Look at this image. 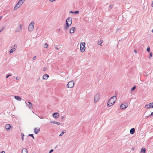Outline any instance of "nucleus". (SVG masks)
Segmentation results:
<instances>
[{
  "label": "nucleus",
  "instance_id": "cd10ccee",
  "mask_svg": "<svg viewBox=\"0 0 153 153\" xmlns=\"http://www.w3.org/2000/svg\"><path fill=\"white\" fill-rule=\"evenodd\" d=\"M29 136L32 137L33 138H34V136H33V134H30L29 135Z\"/></svg>",
  "mask_w": 153,
  "mask_h": 153
},
{
  "label": "nucleus",
  "instance_id": "b1692460",
  "mask_svg": "<svg viewBox=\"0 0 153 153\" xmlns=\"http://www.w3.org/2000/svg\"><path fill=\"white\" fill-rule=\"evenodd\" d=\"M135 89V86L133 87L131 89V91L134 90Z\"/></svg>",
  "mask_w": 153,
  "mask_h": 153
},
{
  "label": "nucleus",
  "instance_id": "5701e85b",
  "mask_svg": "<svg viewBox=\"0 0 153 153\" xmlns=\"http://www.w3.org/2000/svg\"><path fill=\"white\" fill-rule=\"evenodd\" d=\"M150 48L149 47H148L147 49V51L148 52H149L150 51Z\"/></svg>",
  "mask_w": 153,
  "mask_h": 153
},
{
  "label": "nucleus",
  "instance_id": "79ce46f5",
  "mask_svg": "<svg viewBox=\"0 0 153 153\" xmlns=\"http://www.w3.org/2000/svg\"><path fill=\"white\" fill-rule=\"evenodd\" d=\"M152 6L153 7V1H152Z\"/></svg>",
  "mask_w": 153,
  "mask_h": 153
},
{
  "label": "nucleus",
  "instance_id": "0eeeda50",
  "mask_svg": "<svg viewBox=\"0 0 153 153\" xmlns=\"http://www.w3.org/2000/svg\"><path fill=\"white\" fill-rule=\"evenodd\" d=\"M17 45H14L13 46H11V49L9 51L10 53H11L15 51Z\"/></svg>",
  "mask_w": 153,
  "mask_h": 153
},
{
  "label": "nucleus",
  "instance_id": "1a4fd4ad",
  "mask_svg": "<svg viewBox=\"0 0 153 153\" xmlns=\"http://www.w3.org/2000/svg\"><path fill=\"white\" fill-rule=\"evenodd\" d=\"M153 108V102L146 104L145 106V108L149 109Z\"/></svg>",
  "mask_w": 153,
  "mask_h": 153
},
{
  "label": "nucleus",
  "instance_id": "a211bd4d",
  "mask_svg": "<svg viewBox=\"0 0 153 153\" xmlns=\"http://www.w3.org/2000/svg\"><path fill=\"white\" fill-rule=\"evenodd\" d=\"M135 129L134 128H132L130 130V133L131 134H133L134 133Z\"/></svg>",
  "mask_w": 153,
  "mask_h": 153
},
{
  "label": "nucleus",
  "instance_id": "f257e3e1",
  "mask_svg": "<svg viewBox=\"0 0 153 153\" xmlns=\"http://www.w3.org/2000/svg\"><path fill=\"white\" fill-rule=\"evenodd\" d=\"M117 97L116 96L112 97L108 101L107 103V106L110 107L114 104L117 100Z\"/></svg>",
  "mask_w": 153,
  "mask_h": 153
},
{
  "label": "nucleus",
  "instance_id": "58836bf2",
  "mask_svg": "<svg viewBox=\"0 0 153 153\" xmlns=\"http://www.w3.org/2000/svg\"><path fill=\"white\" fill-rule=\"evenodd\" d=\"M134 52L136 53H137V51L136 50H134Z\"/></svg>",
  "mask_w": 153,
  "mask_h": 153
},
{
  "label": "nucleus",
  "instance_id": "6ab92c4d",
  "mask_svg": "<svg viewBox=\"0 0 153 153\" xmlns=\"http://www.w3.org/2000/svg\"><path fill=\"white\" fill-rule=\"evenodd\" d=\"M14 98L18 101H21L22 100V98L19 96H15Z\"/></svg>",
  "mask_w": 153,
  "mask_h": 153
},
{
  "label": "nucleus",
  "instance_id": "8fccbe9b",
  "mask_svg": "<svg viewBox=\"0 0 153 153\" xmlns=\"http://www.w3.org/2000/svg\"><path fill=\"white\" fill-rule=\"evenodd\" d=\"M60 30V29H59V30Z\"/></svg>",
  "mask_w": 153,
  "mask_h": 153
},
{
  "label": "nucleus",
  "instance_id": "2eb2a0df",
  "mask_svg": "<svg viewBox=\"0 0 153 153\" xmlns=\"http://www.w3.org/2000/svg\"><path fill=\"white\" fill-rule=\"evenodd\" d=\"M28 103L29 104V105L28 106L30 109H32L33 108V106L32 104L30 102H28Z\"/></svg>",
  "mask_w": 153,
  "mask_h": 153
},
{
  "label": "nucleus",
  "instance_id": "4468645a",
  "mask_svg": "<svg viewBox=\"0 0 153 153\" xmlns=\"http://www.w3.org/2000/svg\"><path fill=\"white\" fill-rule=\"evenodd\" d=\"M11 128V126L9 124H7L5 126V128L7 129H9Z\"/></svg>",
  "mask_w": 153,
  "mask_h": 153
},
{
  "label": "nucleus",
  "instance_id": "2f4dec72",
  "mask_svg": "<svg viewBox=\"0 0 153 153\" xmlns=\"http://www.w3.org/2000/svg\"><path fill=\"white\" fill-rule=\"evenodd\" d=\"M79 13V11H76L74 12V13Z\"/></svg>",
  "mask_w": 153,
  "mask_h": 153
},
{
  "label": "nucleus",
  "instance_id": "09e8293b",
  "mask_svg": "<svg viewBox=\"0 0 153 153\" xmlns=\"http://www.w3.org/2000/svg\"><path fill=\"white\" fill-rule=\"evenodd\" d=\"M32 153H36L35 152H33Z\"/></svg>",
  "mask_w": 153,
  "mask_h": 153
},
{
  "label": "nucleus",
  "instance_id": "39448f33",
  "mask_svg": "<svg viewBox=\"0 0 153 153\" xmlns=\"http://www.w3.org/2000/svg\"><path fill=\"white\" fill-rule=\"evenodd\" d=\"M34 22H32L29 25L28 27V30L30 31H32L34 29Z\"/></svg>",
  "mask_w": 153,
  "mask_h": 153
},
{
  "label": "nucleus",
  "instance_id": "f3484780",
  "mask_svg": "<svg viewBox=\"0 0 153 153\" xmlns=\"http://www.w3.org/2000/svg\"><path fill=\"white\" fill-rule=\"evenodd\" d=\"M127 106H126L125 105H124L123 104H122L120 105V108L121 109H124L126 108Z\"/></svg>",
  "mask_w": 153,
  "mask_h": 153
},
{
  "label": "nucleus",
  "instance_id": "f03ea898",
  "mask_svg": "<svg viewBox=\"0 0 153 153\" xmlns=\"http://www.w3.org/2000/svg\"><path fill=\"white\" fill-rule=\"evenodd\" d=\"M66 25L64 27V29L66 30L68 29L72 23V19L71 17L68 18L66 20Z\"/></svg>",
  "mask_w": 153,
  "mask_h": 153
},
{
  "label": "nucleus",
  "instance_id": "ddd939ff",
  "mask_svg": "<svg viewBox=\"0 0 153 153\" xmlns=\"http://www.w3.org/2000/svg\"><path fill=\"white\" fill-rule=\"evenodd\" d=\"M49 77V76L47 74H44L42 77L43 79H47Z\"/></svg>",
  "mask_w": 153,
  "mask_h": 153
},
{
  "label": "nucleus",
  "instance_id": "473e14b6",
  "mask_svg": "<svg viewBox=\"0 0 153 153\" xmlns=\"http://www.w3.org/2000/svg\"><path fill=\"white\" fill-rule=\"evenodd\" d=\"M53 151V149H51L49 152V153H51Z\"/></svg>",
  "mask_w": 153,
  "mask_h": 153
},
{
  "label": "nucleus",
  "instance_id": "f8f14e48",
  "mask_svg": "<svg viewBox=\"0 0 153 153\" xmlns=\"http://www.w3.org/2000/svg\"><path fill=\"white\" fill-rule=\"evenodd\" d=\"M53 116L55 118H58L59 116V114L58 113H55L53 114Z\"/></svg>",
  "mask_w": 153,
  "mask_h": 153
},
{
  "label": "nucleus",
  "instance_id": "c85d7f7f",
  "mask_svg": "<svg viewBox=\"0 0 153 153\" xmlns=\"http://www.w3.org/2000/svg\"><path fill=\"white\" fill-rule=\"evenodd\" d=\"M47 70V68H44L43 69V70L44 71H46Z\"/></svg>",
  "mask_w": 153,
  "mask_h": 153
},
{
  "label": "nucleus",
  "instance_id": "aec40b11",
  "mask_svg": "<svg viewBox=\"0 0 153 153\" xmlns=\"http://www.w3.org/2000/svg\"><path fill=\"white\" fill-rule=\"evenodd\" d=\"M22 153H27V151L26 149H23L22 152Z\"/></svg>",
  "mask_w": 153,
  "mask_h": 153
},
{
  "label": "nucleus",
  "instance_id": "7c9ffc66",
  "mask_svg": "<svg viewBox=\"0 0 153 153\" xmlns=\"http://www.w3.org/2000/svg\"><path fill=\"white\" fill-rule=\"evenodd\" d=\"M12 75H8L6 76V78H7L9 76H11Z\"/></svg>",
  "mask_w": 153,
  "mask_h": 153
},
{
  "label": "nucleus",
  "instance_id": "412c9836",
  "mask_svg": "<svg viewBox=\"0 0 153 153\" xmlns=\"http://www.w3.org/2000/svg\"><path fill=\"white\" fill-rule=\"evenodd\" d=\"M66 132V131L65 130H64L59 135L60 136H62L63 134Z\"/></svg>",
  "mask_w": 153,
  "mask_h": 153
},
{
  "label": "nucleus",
  "instance_id": "a18cd8bd",
  "mask_svg": "<svg viewBox=\"0 0 153 153\" xmlns=\"http://www.w3.org/2000/svg\"><path fill=\"white\" fill-rule=\"evenodd\" d=\"M64 118V117H63H63H62V119H63Z\"/></svg>",
  "mask_w": 153,
  "mask_h": 153
},
{
  "label": "nucleus",
  "instance_id": "f704fd0d",
  "mask_svg": "<svg viewBox=\"0 0 153 153\" xmlns=\"http://www.w3.org/2000/svg\"><path fill=\"white\" fill-rule=\"evenodd\" d=\"M51 123H53L54 124H56V122L55 121H51Z\"/></svg>",
  "mask_w": 153,
  "mask_h": 153
},
{
  "label": "nucleus",
  "instance_id": "20e7f679",
  "mask_svg": "<svg viewBox=\"0 0 153 153\" xmlns=\"http://www.w3.org/2000/svg\"><path fill=\"white\" fill-rule=\"evenodd\" d=\"M85 42L81 43L80 45V50L82 52H83L85 49Z\"/></svg>",
  "mask_w": 153,
  "mask_h": 153
},
{
  "label": "nucleus",
  "instance_id": "bb28decb",
  "mask_svg": "<svg viewBox=\"0 0 153 153\" xmlns=\"http://www.w3.org/2000/svg\"><path fill=\"white\" fill-rule=\"evenodd\" d=\"M4 27H3L1 28V30H0V33L3 30H4Z\"/></svg>",
  "mask_w": 153,
  "mask_h": 153
},
{
  "label": "nucleus",
  "instance_id": "c9c22d12",
  "mask_svg": "<svg viewBox=\"0 0 153 153\" xmlns=\"http://www.w3.org/2000/svg\"><path fill=\"white\" fill-rule=\"evenodd\" d=\"M24 136V135H22V140H24V137H23Z\"/></svg>",
  "mask_w": 153,
  "mask_h": 153
},
{
  "label": "nucleus",
  "instance_id": "de8ad7c7",
  "mask_svg": "<svg viewBox=\"0 0 153 153\" xmlns=\"http://www.w3.org/2000/svg\"><path fill=\"white\" fill-rule=\"evenodd\" d=\"M152 32H153V29L152 30Z\"/></svg>",
  "mask_w": 153,
  "mask_h": 153
},
{
  "label": "nucleus",
  "instance_id": "4be33fe9",
  "mask_svg": "<svg viewBox=\"0 0 153 153\" xmlns=\"http://www.w3.org/2000/svg\"><path fill=\"white\" fill-rule=\"evenodd\" d=\"M103 42V41L102 40H100V41H98V45L101 44Z\"/></svg>",
  "mask_w": 153,
  "mask_h": 153
},
{
  "label": "nucleus",
  "instance_id": "37998d69",
  "mask_svg": "<svg viewBox=\"0 0 153 153\" xmlns=\"http://www.w3.org/2000/svg\"><path fill=\"white\" fill-rule=\"evenodd\" d=\"M1 153H5L4 151H2Z\"/></svg>",
  "mask_w": 153,
  "mask_h": 153
},
{
  "label": "nucleus",
  "instance_id": "4c0bfd02",
  "mask_svg": "<svg viewBox=\"0 0 153 153\" xmlns=\"http://www.w3.org/2000/svg\"><path fill=\"white\" fill-rule=\"evenodd\" d=\"M16 79L17 80H19V77H17L16 78Z\"/></svg>",
  "mask_w": 153,
  "mask_h": 153
},
{
  "label": "nucleus",
  "instance_id": "393cba45",
  "mask_svg": "<svg viewBox=\"0 0 153 153\" xmlns=\"http://www.w3.org/2000/svg\"><path fill=\"white\" fill-rule=\"evenodd\" d=\"M48 47V45L47 43H45V47L47 48Z\"/></svg>",
  "mask_w": 153,
  "mask_h": 153
},
{
  "label": "nucleus",
  "instance_id": "c756f323",
  "mask_svg": "<svg viewBox=\"0 0 153 153\" xmlns=\"http://www.w3.org/2000/svg\"><path fill=\"white\" fill-rule=\"evenodd\" d=\"M25 0H19V1L21 2H22L23 3L24 2Z\"/></svg>",
  "mask_w": 153,
  "mask_h": 153
},
{
  "label": "nucleus",
  "instance_id": "7ed1b4c3",
  "mask_svg": "<svg viewBox=\"0 0 153 153\" xmlns=\"http://www.w3.org/2000/svg\"><path fill=\"white\" fill-rule=\"evenodd\" d=\"M74 85V81L73 80L69 81L68 83L67 87L68 88H73Z\"/></svg>",
  "mask_w": 153,
  "mask_h": 153
},
{
  "label": "nucleus",
  "instance_id": "a878e982",
  "mask_svg": "<svg viewBox=\"0 0 153 153\" xmlns=\"http://www.w3.org/2000/svg\"><path fill=\"white\" fill-rule=\"evenodd\" d=\"M113 6L112 5H109V7L110 9H112L113 7Z\"/></svg>",
  "mask_w": 153,
  "mask_h": 153
},
{
  "label": "nucleus",
  "instance_id": "72a5a7b5",
  "mask_svg": "<svg viewBox=\"0 0 153 153\" xmlns=\"http://www.w3.org/2000/svg\"><path fill=\"white\" fill-rule=\"evenodd\" d=\"M36 56H34L33 57V60H35L36 59Z\"/></svg>",
  "mask_w": 153,
  "mask_h": 153
},
{
  "label": "nucleus",
  "instance_id": "e433bc0d",
  "mask_svg": "<svg viewBox=\"0 0 153 153\" xmlns=\"http://www.w3.org/2000/svg\"><path fill=\"white\" fill-rule=\"evenodd\" d=\"M20 28V30H21L22 29V26L21 25H19Z\"/></svg>",
  "mask_w": 153,
  "mask_h": 153
},
{
  "label": "nucleus",
  "instance_id": "ea45409f",
  "mask_svg": "<svg viewBox=\"0 0 153 153\" xmlns=\"http://www.w3.org/2000/svg\"><path fill=\"white\" fill-rule=\"evenodd\" d=\"M56 124L59 125L60 124V123L59 122H56Z\"/></svg>",
  "mask_w": 153,
  "mask_h": 153
},
{
  "label": "nucleus",
  "instance_id": "a19ab883",
  "mask_svg": "<svg viewBox=\"0 0 153 153\" xmlns=\"http://www.w3.org/2000/svg\"><path fill=\"white\" fill-rule=\"evenodd\" d=\"M151 115L152 116H153V112L151 113Z\"/></svg>",
  "mask_w": 153,
  "mask_h": 153
},
{
  "label": "nucleus",
  "instance_id": "6e6552de",
  "mask_svg": "<svg viewBox=\"0 0 153 153\" xmlns=\"http://www.w3.org/2000/svg\"><path fill=\"white\" fill-rule=\"evenodd\" d=\"M100 94H97L94 97V102H97L100 99Z\"/></svg>",
  "mask_w": 153,
  "mask_h": 153
},
{
  "label": "nucleus",
  "instance_id": "dca6fc26",
  "mask_svg": "<svg viewBox=\"0 0 153 153\" xmlns=\"http://www.w3.org/2000/svg\"><path fill=\"white\" fill-rule=\"evenodd\" d=\"M140 152L141 153H145L146 152V149L144 147H143L141 149Z\"/></svg>",
  "mask_w": 153,
  "mask_h": 153
},
{
  "label": "nucleus",
  "instance_id": "9b49d317",
  "mask_svg": "<svg viewBox=\"0 0 153 153\" xmlns=\"http://www.w3.org/2000/svg\"><path fill=\"white\" fill-rule=\"evenodd\" d=\"M76 28L75 27H72L70 30L69 32L70 33H74Z\"/></svg>",
  "mask_w": 153,
  "mask_h": 153
},
{
  "label": "nucleus",
  "instance_id": "49530a36",
  "mask_svg": "<svg viewBox=\"0 0 153 153\" xmlns=\"http://www.w3.org/2000/svg\"><path fill=\"white\" fill-rule=\"evenodd\" d=\"M1 18H2V16H0V19Z\"/></svg>",
  "mask_w": 153,
  "mask_h": 153
},
{
  "label": "nucleus",
  "instance_id": "c03bdc74",
  "mask_svg": "<svg viewBox=\"0 0 153 153\" xmlns=\"http://www.w3.org/2000/svg\"><path fill=\"white\" fill-rule=\"evenodd\" d=\"M150 56H152V53H150Z\"/></svg>",
  "mask_w": 153,
  "mask_h": 153
},
{
  "label": "nucleus",
  "instance_id": "423d86ee",
  "mask_svg": "<svg viewBox=\"0 0 153 153\" xmlns=\"http://www.w3.org/2000/svg\"><path fill=\"white\" fill-rule=\"evenodd\" d=\"M23 2H21L19 1L16 4V6H15L14 9L15 10H17L18 8H19L20 6L22 4Z\"/></svg>",
  "mask_w": 153,
  "mask_h": 153
},
{
  "label": "nucleus",
  "instance_id": "9d476101",
  "mask_svg": "<svg viewBox=\"0 0 153 153\" xmlns=\"http://www.w3.org/2000/svg\"><path fill=\"white\" fill-rule=\"evenodd\" d=\"M40 131V128H35L34 129V131L35 134H37Z\"/></svg>",
  "mask_w": 153,
  "mask_h": 153
}]
</instances>
